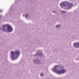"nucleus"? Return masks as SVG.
Listing matches in <instances>:
<instances>
[{"instance_id":"9b49d317","label":"nucleus","mask_w":79,"mask_h":79,"mask_svg":"<svg viewBox=\"0 0 79 79\" xmlns=\"http://www.w3.org/2000/svg\"><path fill=\"white\" fill-rule=\"evenodd\" d=\"M40 76H44V74L43 73H41L40 75Z\"/></svg>"},{"instance_id":"9d476101","label":"nucleus","mask_w":79,"mask_h":79,"mask_svg":"<svg viewBox=\"0 0 79 79\" xmlns=\"http://www.w3.org/2000/svg\"><path fill=\"white\" fill-rule=\"evenodd\" d=\"M28 16H29V15L28 14H27L25 15V18H27L28 17Z\"/></svg>"},{"instance_id":"f257e3e1","label":"nucleus","mask_w":79,"mask_h":79,"mask_svg":"<svg viewBox=\"0 0 79 79\" xmlns=\"http://www.w3.org/2000/svg\"><path fill=\"white\" fill-rule=\"evenodd\" d=\"M60 67V65H56L52 69V71L55 72L58 74H65L66 73L67 71L66 69H63V68L62 67L60 69L61 70H58V68Z\"/></svg>"},{"instance_id":"6e6552de","label":"nucleus","mask_w":79,"mask_h":79,"mask_svg":"<svg viewBox=\"0 0 79 79\" xmlns=\"http://www.w3.org/2000/svg\"><path fill=\"white\" fill-rule=\"evenodd\" d=\"M61 13H63L64 14V13H66V11L64 10H61Z\"/></svg>"},{"instance_id":"39448f33","label":"nucleus","mask_w":79,"mask_h":79,"mask_svg":"<svg viewBox=\"0 0 79 79\" xmlns=\"http://www.w3.org/2000/svg\"><path fill=\"white\" fill-rule=\"evenodd\" d=\"M73 46L76 48H79V43H75L73 44Z\"/></svg>"},{"instance_id":"f8f14e48","label":"nucleus","mask_w":79,"mask_h":79,"mask_svg":"<svg viewBox=\"0 0 79 79\" xmlns=\"http://www.w3.org/2000/svg\"><path fill=\"white\" fill-rule=\"evenodd\" d=\"M3 11V10H0V13H1Z\"/></svg>"},{"instance_id":"423d86ee","label":"nucleus","mask_w":79,"mask_h":79,"mask_svg":"<svg viewBox=\"0 0 79 79\" xmlns=\"http://www.w3.org/2000/svg\"><path fill=\"white\" fill-rule=\"evenodd\" d=\"M34 62L36 64H40V61L38 60H35L34 61Z\"/></svg>"},{"instance_id":"20e7f679","label":"nucleus","mask_w":79,"mask_h":79,"mask_svg":"<svg viewBox=\"0 0 79 79\" xmlns=\"http://www.w3.org/2000/svg\"><path fill=\"white\" fill-rule=\"evenodd\" d=\"M1 30L5 32H11L13 31V29L11 26L9 24H6L3 25L1 28Z\"/></svg>"},{"instance_id":"1a4fd4ad","label":"nucleus","mask_w":79,"mask_h":79,"mask_svg":"<svg viewBox=\"0 0 79 79\" xmlns=\"http://www.w3.org/2000/svg\"><path fill=\"white\" fill-rule=\"evenodd\" d=\"M56 27L57 28H59V27H60V25H57Z\"/></svg>"},{"instance_id":"4468645a","label":"nucleus","mask_w":79,"mask_h":79,"mask_svg":"<svg viewBox=\"0 0 79 79\" xmlns=\"http://www.w3.org/2000/svg\"><path fill=\"white\" fill-rule=\"evenodd\" d=\"M52 12L53 13H55V11H53Z\"/></svg>"},{"instance_id":"0eeeda50","label":"nucleus","mask_w":79,"mask_h":79,"mask_svg":"<svg viewBox=\"0 0 79 79\" xmlns=\"http://www.w3.org/2000/svg\"><path fill=\"white\" fill-rule=\"evenodd\" d=\"M36 56H42L43 55V54L42 53H40V52H38L36 54Z\"/></svg>"},{"instance_id":"7ed1b4c3","label":"nucleus","mask_w":79,"mask_h":79,"mask_svg":"<svg viewBox=\"0 0 79 79\" xmlns=\"http://www.w3.org/2000/svg\"><path fill=\"white\" fill-rule=\"evenodd\" d=\"M73 4L72 3L66 1L63 2L60 4V6L61 8L64 9H67V10L71 9L73 6Z\"/></svg>"},{"instance_id":"f03ea898","label":"nucleus","mask_w":79,"mask_h":79,"mask_svg":"<svg viewBox=\"0 0 79 79\" xmlns=\"http://www.w3.org/2000/svg\"><path fill=\"white\" fill-rule=\"evenodd\" d=\"M20 53V51L19 50H16L15 52H10V54L11 55L10 59L11 60H16L19 56Z\"/></svg>"},{"instance_id":"ddd939ff","label":"nucleus","mask_w":79,"mask_h":79,"mask_svg":"<svg viewBox=\"0 0 79 79\" xmlns=\"http://www.w3.org/2000/svg\"><path fill=\"white\" fill-rule=\"evenodd\" d=\"M2 16V15H0V18H1Z\"/></svg>"}]
</instances>
